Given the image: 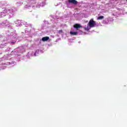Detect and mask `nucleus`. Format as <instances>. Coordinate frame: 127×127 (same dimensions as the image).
Listing matches in <instances>:
<instances>
[{
    "label": "nucleus",
    "mask_w": 127,
    "mask_h": 127,
    "mask_svg": "<svg viewBox=\"0 0 127 127\" xmlns=\"http://www.w3.org/2000/svg\"><path fill=\"white\" fill-rule=\"evenodd\" d=\"M88 24V26L92 28L93 27H95L96 26V21H94V19H91L89 21Z\"/></svg>",
    "instance_id": "f257e3e1"
},
{
    "label": "nucleus",
    "mask_w": 127,
    "mask_h": 127,
    "mask_svg": "<svg viewBox=\"0 0 127 127\" xmlns=\"http://www.w3.org/2000/svg\"><path fill=\"white\" fill-rule=\"evenodd\" d=\"M69 3H72V4H75V5L78 4V1L76 0H68Z\"/></svg>",
    "instance_id": "f03ea898"
},
{
    "label": "nucleus",
    "mask_w": 127,
    "mask_h": 127,
    "mask_svg": "<svg viewBox=\"0 0 127 127\" xmlns=\"http://www.w3.org/2000/svg\"><path fill=\"white\" fill-rule=\"evenodd\" d=\"M74 28H75L76 30H79V28H81L82 27V26H81L79 24H75L73 25Z\"/></svg>",
    "instance_id": "7ed1b4c3"
},
{
    "label": "nucleus",
    "mask_w": 127,
    "mask_h": 127,
    "mask_svg": "<svg viewBox=\"0 0 127 127\" xmlns=\"http://www.w3.org/2000/svg\"><path fill=\"white\" fill-rule=\"evenodd\" d=\"M42 41L45 42L49 40V37H44L42 38Z\"/></svg>",
    "instance_id": "20e7f679"
},
{
    "label": "nucleus",
    "mask_w": 127,
    "mask_h": 127,
    "mask_svg": "<svg viewBox=\"0 0 127 127\" xmlns=\"http://www.w3.org/2000/svg\"><path fill=\"white\" fill-rule=\"evenodd\" d=\"M70 35L76 36V35H77V34H78V32L70 31Z\"/></svg>",
    "instance_id": "39448f33"
},
{
    "label": "nucleus",
    "mask_w": 127,
    "mask_h": 127,
    "mask_svg": "<svg viewBox=\"0 0 127 127\" xmlns=\"http://www.w3.org/2000/svg\"><path fill=\"white\" fill-rule=\"evenodd\" d=\"M104 16H100L97 17L98 20H102V19H104Z\"/></svg>",
    "instance_id": "423d86ee"
},
{
    "label": "nucleus",
    "mask_w": 127,
    "mask_h": 127,
    "mask_svg": "<svg viewBox=\"0 0 127 127\" xmlns=\"http://www.w3.org/2000/svg\"><path fill=\"white\" fill-rule=\"evenodd\" d=\"M84 29L86 31H89V30H90V28H89V26H88V24H87V27H84Z\"/></svg>",
    "instance_id": "0eeeda50"
},
{
    "label": "nucleus",
    "mask_w": 127,
    "mask_h": 127,
    "mask_svg": "<svg viewBox=\"0 0 127 127\" xmlns=\"http://www.w3.org/2000/svg\"><path fill=\"white\" fill-rule=\"evenodd\" d=\"M58 33H59V34H61V33H63V30H60L58 31Z\"/></svg>",
    "instance_id": "6e6552de"
}]
</instances>
